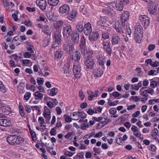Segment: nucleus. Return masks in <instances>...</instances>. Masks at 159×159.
Segmentation results:
<instances>
[{
  "mask_svg": "<svg viewBox=\"0 0 159 159\" xmlns=\"http://www.w3.org/2000/svg\"><path fill=\"white\" fill-rule=\"evenodd\" d=\"M61 41L53 39V41H52L51 44V48H55L58 47L60 44H61Z\"/></svg>",
  "mask_w": 159,
  "mask_h": 159,
  "instance_id": "c756f323",
  "label": "nucleus"
},
{
  "mask_svg": "<svg viewBox=\"0 0 159 159\" xmlns=\"http://www.w3.org/2000/svg\"><path fill=\"white\" fill-rule=\"evenodd\" d=\"M76 28L80 32H82L83 31V24L82 22H80L78 23L76 25Z\"/></svg>",
  "mask_w": 159,
  "mask_h": 159,
  "instance_id": "72a5a7b5",
  "label": "nucleus"
},
{
  "mask_svg": "<svg viewBox=\"0 0 159 159\" xmlns=\"http://www.w3.org/2000/svg\"><path fill=\"white\" fill-rule=\"evenodd\" d=\"M126 33L129 35L130 36L131 34V31L129 26H126Z\"/></svg>",
  "mask_w": 159,
  "mask_h": 159,
  "instance_id": "338daca9",
  "label": "nucleus"
},
{
  "mask_svg": "<svg viewBox=\"0 0 159 159\" xmlns=\"http://www.w3.org/2000/svg\"><path fill=\"white\" fill-rule=\"evenodd\" d=\"M57 92V89L55 88H54L50 90V95L52 96H53L55 95H56Z\"/></svg>",
  "mask_w": 159,
  "mask_h": 159,
  "instance_id": "79ce46f5",
  "label": "nucleus"
},
{
  "mask_svg": "<svg viewBox=\"0 0 159 159\" xmlns=\"http://www.w3.org/2000/svg\"><path fill=\"white\" fill-rule=\"evenodd\" d=\"M77 14L76 11L72 10L70 15L68 16L67 18L69 20H72L76 17Z\"/></svg>",
  "mask_w": 159,
  "mask_h": 159,
  "instance_id": "7c9ffc66",
  "label": "nucleus"
},
{
  "mask_svg": "<svg viewBox=\"0 0 159 159\" xmlns=\"http://www.w3.org/2000/svg\"><path fill=\"white\" fill-rule=\"evenodd\" d=\"M73 73L75 79H78L81 75V66L79 61H74L73 63Z\"/></svg>",
  "mask_w": 159,
  "mask_h": 159,
  "instance_id": "f257e3e1",
  "label": "nucleus"
},
{
  "mask_svg": "<svg viewBox=\"0 0 159 159\" xmlns=\"http://www.w3.org/2000/svg\"><path fill=\"white\" fill-rule=\"evenodd\" d=\"M117 112L116 109L115 108H111L109 110V113L112 115L115 114Z\"/></svg>",
  "mask_w": 159,
  "mask_h": 159,
  "instance_id": "bf43d9fd",
  "label": "nucleus"
},
{
  "mask_svg": "<svg viewBox=\"0 0 159 159\" xmlns=\"http://www.w3.org/2000/svg\"><path fill=\"white\" fill-rule=\"evenodd\" d=\"M104 119L105 120L101 121L98 124V126H100L101 128H102L108 124L109 121L110 120L108 119L107 117H106V118H105Z\"/></svg>",
  "mask_w": 159,
  "mask_h": 159,
  "instance_id": "c85d7f7f",
  "label": "nucleus"
},
{
  "mask_svg": "<svg viewBox=\"0 0 159 159\" xmlns=\"http://www.w3.org/2000/svg\"><path fill=\"white\" fill-rule=\"evenodd\" d=\"M103 74V72L100 68L96 69L93 71V75H92V78L93 79L95 77H100Z\"/></svg>",
  "mask_w": 159,
  "mask_h": 159,
  "instance_id": "a211bd4d",
  "label": "nucleus"
},
{
  "mask_svg": "<svg viewBox=\"0 0 159 159\" xmlns=\"http://www.w3.org/2000/svg\"><path fill=\"white\" fill-rule=\"evenodd\" d=\"M84 63L86 68L89 70V55L87 56V57L85 58Z\"/></svg>",
  "mask_w": 159,
  "mask_h": 159,
  "instance_id": "e433bc0d",
  "label": "nucleus"
},
{
  "mask_svg": "<svg viewBox=\"0 0 159 159\" xmlns=\"http://www.w3.org/2000/svg\"><path fill=\"white\" fill-rule=\"evenodd\" d=\"M99 36V34L97 31L93 32L91 34H90V43H93V42H96Z\"/></svg>",
  "mask_w": 159,
  "mask_h": 159,
  "instance_id": "4468645a",
  "label": "nucleus"
},
{
  "mask_svg": "<svg viewBox=\"0 0 159 159\" xmlns=\"http://www.w3.org/2000/svg\"><path fill=\"white\" fill-rule=\"evenodd\" d=\"M143 34L140 33H134V39L136 42L141 43L143 38Z\"/></svg>",
  "mask_w": 159,
  "mask_h": 159,
  "instance_id": "4be33fe9",
  "label": "nucleus"
},
{
  "mask_svg": "<svg viewBox=\"0 0 159 159\" xmlns=\"http://www.w3.org/2000/svg\"><path fill=\"white\" fill-rule=\"evenodd\" d=\"M125 25L123 24L122 25L116 24L115 25V29L116 31L120 34H124L125 31Z\"/></svg>",
  "mask_w": 159,
  "mask_h": 159,
  "instance_id": "0eeeda50",
  "label": "nucleus"
},
{
  "mask_svg": "<svg viewBox=\"0 0 159 159\" xmlns=\"http://www.w3.org/2000/svg\"><path fill=\"white\" fill-rule=\"evenodd\" d=\"M131 130L133 132L134 135L137 137H140V136H141V134L136 126L133 125L132 127Z\"/></svg>",
  "mask_w": 159,
  "mask_h": 159,
  "instance_id": "412c9836",
  "label": "nucleus"
},
{
  "mask_svg": "<svg viewBox=\"0 0 159 159\" xmlns=\"http://www.w3.org/2000/svg\"><path fill=\"white\" fill-rule=\"evenodd\" d=\"M149 149L152 151L155 152L156 151V148L155 145L152 144L148 147Z\"/></svg>",
  "mask_w": 159,
  "mask_h": 159,
  "instance_id": "69168bd1",
  "label": "nucleus"
},
{
  "mask_svg": "<svg viewBox=\"0 0 159 159\" xmlns=\"http://www.w3.org/2000/svg\"><path fill=\"white\" fill-rule=\"evenodd\" d=\"M63 54V52L61 50H57L55 54V56L56 58H61Z\"/></svg>",
  "mask_w": 159,
  "mask_h": 159,
  "instance_id": "4c0bfd02",
  "label": "nucleus"
},
{
  "mask_svg": "<svg viewBox=\"0 0 159 159\" xmlns=\"http://www.w3.org/2000/svg\"><path fill=\"white\" fill-rule=\"evenodd\" d=\"M155 47L156 46L155 45L150 44L148 46V49L150 51H152L155 49Z\"/></svg>",
  "mask_w": 159,
  "mask_h": 159,
  "instance_id": "052dcab7",
  "label": "nucleus"
},
{
  "mask_svg": "<svg viewBox=\"0 0 159 159\" xmlns=\"http://www.w3.org/2000/svg\"><path fill=\"white\" fill-rule=\"evenodd\" d=\"M129 11H124L120 16L121 21L122 24H123L125 23V21H127L129 19Z\"/></svg>",
  "mask_w": 159,
  "mask_h": 159,
  "instance_id": "ddd939ff",
  "label": "nucleus"
},
{
  "mask_svg": "<svg viewBox=\"0 0 159 159\" xmlns=\"http://www.w3.org/2000/svg\"><path fill=\"white\" fill-rule=\"evenodd\" d=\"M84 31L85 34L88 36V39H89V22H88L84 25Z\"/></svg>",
  "mask_w": 159,
  "mask_h": 159,
  "instance_id": "5701e85b",
  "label": "nucleus"
},
{
  "mask_svg": "<svg viewBox=\"0 0 159 159\" xmlns=\"http://www.w3.org/2000/svg\"><path fill=\"white\" fill-rule=\"evenodd\" d=\"M16 136L14 135H10L8 136L7 138V143L10 145H16Z\"/></svg>",
  "mask_w": 159,
  "mask_h": 159,
  "instance_id": "9d476101",
  "label": "nucleus"
},
{
  "mask_svg": "<svg viewBox=\"0 0 159 159\" xmlns=\"http://www.w3.org/2000/svg\"><path fill=\"white\" fill-rule=\"evenodd\" d=\"M19 109L20 115L22 116H24L25 115V113L24 111V108L22 105H20L19 106Z\"/></svg>",
  "mask_w": 159,
  "mask_h": 159,
  "instance_id": "8fccbe9b",
  "label": "nucleus"
},
{
  "mask_svg": "<svg viewBox=\"0 0 159 159\" xmlns=\"http://www.w3.org/2000/svg\"><path fill=\"white\" fill-rule=\"evenodd\" d=\"M157 81L153 80L151 82L150 85L152 88H154L157 86Z\"/></svg>",
  "mask_w": 159,
  "mask_h": 159,
  "instance_id": "e2e57ef3",
  "label": "nucleus"
},
{
  "mask_svg": "<svg viewBox=\"0 0 159 159\" xmlns=\"http://www.w3.org/2000/svg\"><path fill=\"white\" fill-rule=\"evenodd\" d=\"M70 11V7L69 5L67 4H62L59 9V12L60 14L66 16L69 14Z\"/></svg>",
  "mask_w": 159,
  "mask_h": 159,
  "instance_id": "f03ea898",
  "label": "nucleus"
},
{
  "mask_svg": "<svg viewBox=\"0 0 159 159\" xmlns=\"http://www.w3.org/2000/svg\"><path fill=\"white\" fill-rule=\"evenodd\" d=\"M81 54L78 51H76L75 52L73 53L71 55H70V57L72 59L75 61H79L80 58Z\"/></svg>",
  "mask_w": 159,
  "mask_h": 159,
  "instance_id": "f3484780",
  "label": "nucleus"
},
{
  "mask_svg": "<svg viewBox=\"0 0 159 159\" xmlns=\"http://www.w3.org/2000/svg\"><path fill=\"white\" fill-rule=\"evenodd\" d=\"M2 112L5 113V114L9 115L11 112V109L10 107L7 106H2L1 105V107L0 108Z\"/></svg>",
  "mask_w": 159,
  "mask_h": 159,
  "instance_id": "b1692460",
  "label": "nucleus"
},
{
  "mask_svg": "<svg viewBox=\"0 0 159 159\" xmlns=\"http://www.w3.org/2000/svg\"><path fill=\"white\" fill-rule=\"evenodd\" d=\"M53 39L61 41V34L60 31H56L54 32L52 36Z\"/></svg>",
  "mask_w": 159,
  "mask_h": 159,
  "instance_id": "393cba45",
  "label": "nucleus"
},
{
  "mask_svg": "<svg viewBox=\"0 0 159 159\" xmlns=\"http://www.w3.org/2000/svg\"><path fill=\"white\" fill-rule=\"evenodd\" d=\"M82 50H83L82 51V53L84 56H87H87L88 55L89 56V52L87 50L85 47L83 48Z\"/></svg>",
  "mask_w": 159,
  "mask_h": 159,
  "instance_id": "603ef678",
  "label": "nucleus"
},
{
  "mask_svg": "<svg viewBox=\"0 0 159 159\" xmlns=\"http://www.w3.org/2000/svg\"><path fill=\"white\" fill-rule=\"evenodd\" d=\"M79 96L81 100H83L85 97V95L84 94L82 90H80L79 92Z\"/></svg>",
  "mask_w": 159,
  "mask_h": 159,
  "instance_id": "13d9d810",
  "label": "nucleus"
},
{
  "mask_svg": "<svg viewBox=\"0 0 159 159\" xmlns=\"http://www.w3.org/2000/svg\"><path fill=\"white\" fill-rule=\"evenodd\" d=\"M11 125V121L8 119H0V125L4 127L10 126Z\"/></svg>",
  "mask_w": 159,
  "mask_h": 159,
  "instance_id": "dca6fc26",
  "label": "nucleus"
},
{
  "mask_svg": "<svg viewBox=\"0 0 159 159\" xmlns=\"http://www.w3.org/2000/svg\"><path fill=\"white\" fill-rule=\"evenodd\" d=\"M139 18L145 28L148 26L150 24V19L148 16L145 15H141L139 16Z\"/></svg>",
  "mask_w": 159,
  "mask_h": 159,
  "instance_id": "39448f33",
  "label": "nucleus"
},
{
  "mask_svg": "<svg viewBox=\"0 0 159 159\" xmlns=\"http://www.w3.org/2000/svg\"><path fill=\"white\" fill-rule=\"evenodd\" d=\"M24 84L23 83H20L18 86V89L20 92H22L24 88Z\"/></svg>",
  "mask_w": 159,
  "mask_h": 159,
  "instance_id": "5fc2aeb1",
  "label": "nucleus"
},
{
  "mask_svg": "<svg viewBox=\"0 0 159 159\" xmlns=\"http://www.w3.org/2000/svg\"><path fill=\"white\" fill-rule=\"evenodd\" d=\"M38 122L40 124V127H45V125H43V124L45 123L43 118L42 117H39L38 119Z\"/></svg>",
  "mask_w": 159,
  "mask_h": 159,
  "instance_id": "49530a36",
  "label": "nucleus"
},
{
  "mask_svg": "<svg viewBox=\"0 0 159 159\" xmlns=\"http://www.w3.org/2000/svg\"><path fill=\"white\" fill-rule=\"evenodd\" d=\"M98 90H96L95 93L93 92H90V101L92 100L93 98L97 97L98 95Z\"/></svg>",
  "mask_w": 159,
  "mask_h": 159,
  "instance_id": "ea45409f",
  "label": "nucleus"
},
{
  "mask_svg": "<svg viewBox=\"0 0 159 159\" xmlns=\"http://www.w3.org/2000/svg\"><path fill=\"white\" fill-rule=\"evenodd\" d=\"M103 117L100 116L98 117H93V120L98 122L99 121H101L103 119Z\"/></svg>",
  "mask_w": 159,
  "mask_h": 159,
  "instance_id": "0e129e2a",
  "label": "nucleus"
},
{
  "mask_svg": "<svg viewBox=\"0 0 159 159\" xmlns=\"http://www.w3.org/2000/svg\"><path fill=\"white\" fill-rule=\"evenodd\" d=\"M98 62L100 66H104V65L105 61V58L104 57H100L99 56V57L98 58Z\"/></svg>",
  "mask_w": 159,
  "mask_h": 159,
  "instance_id": "c9c22d12",
  "label": "nucleus"
},
{
  "mask_svg": "<svg viewBox=\"0 0 159 159\" xmlns=\"http://www.w3.org/2000/svg\"><path fill=\"white\" fill-rule=\"evenodd\" d=\"M120 40V38L116 34H114L111 37V42L112 45L118 44Z\"/></svg>",
  "mask_w": 159,
  "mask_h": 159,
  "instance_id": "2eb2a0df",
  "label": "nucleus"
},
{
  "mask_svg": "<svg viewBox=\"0 0 159 159\" xmlns=\"http://www.w3.org/2000/svg\"><path fill=\"white\" fill-rule=\"evenodd\" d=\"M42 31L45 34L49 36L50 37L52 33V30L49 26L48 25H44Z\"/></svg>",
  "mask_w": 159,
  "mask_h": 159,
  "instance_id": "aec40b11",
  "label": "nucleus"
},
{
  "mask_svg": "<svg viewBox=\"0 0 159 159\" xmlns=\"http://www.w3.org/2000/svg\"><path fill=\"white\" fill-rule=\"evenodd\" d=\"M43 116L47 120L49 121L51 118V111L48 110H45Z\"/></svg>",
  "mask_w": 159,
  "mask_h": 159,
  "instance_id": "bb28decb",
  "label": "nucleus"
},
{
  "mask_svg": "<svg viewBox=\"0 0 159 159\" xmlns=\"http://www.w3.org/2000/svg\"><path fill=\"white\" fill-rule=\"evenodd\" d=\"M70 36L71 37V39L74 43H78L80 35L79 34L77 31H73L71 35Z\"/></svg>",
  "mask_w": 159,
  "mask_h": 159,
  "instance_id": "f8f14e48",
  "label": "nucleus"
},
{
  "mask_svg": "<svg viewBox=\"0 0 159 159\" xmlns=\"http://www.w3.org/2000/svg\"><path fill=\"white\" fill-rule=\"evenodd\" d=\"M16 145H19L24 142L25 139L22 137L16 136Z\"/></svg>",
  "mask_w": 159,
  "mask_h": 159,
  "instance_id": "f704fd0d",
  "label": "nucleus"
},
{
  "mask_svg": "<svg viewBox=\"0 0 159 159\" xmlns=\"http://www.w3.org/2000/svg\"><path fill=\"white\" fill-rule=\"evenodd\" d=\"M157 9V8L156 7L155 3L154 2L151 3L150 4L148 11L150 14H155L156 12Z\"/></svg>",
  "mask_w": 159,
  "mask_h": 159,
  "instance_id": "6ab92c4d",
  "label": "nucleus"
},
{
  "mask_svg": "<svg viewBox=\"0 0 159 159\" xmlns=\"http://www.w3.org/2000/svg\"><path fill=\"white\" fill-rule=\"evenodd\" d=\"M48 19L50 20L53 21L55 20V18L54 16L52 15H50L49 14H48L47 15Z\"/></svg>",
  "mask_w": 159,
  "mask_h": 159,
  "instance_id": "774afa93",
  "label": "nucleus"
},
{
  "mask_svg": "<svg viewBox=\"0 0 159 159\" xmlns=\"http://www.w3.org/2000/svg\"><path fill=\"white\" fill-rule=\"evenodd\" d=\"M0 91L3 93H4L6 91L5 87L2 84V82L0 81Z\"/></svg>",
  "mask_w": 159,
  "mask_h": 159,
  "instance_id": "3c124183",
  "label": "nucleus"
},
{
  "mask_svg": "<svg viewBox=\"0 0 159 159\" xmlns=\"http://www.w3.org/2000/svg\"><path fill=\"white\" fill-rule=\"evenodd\" d=\"M63 25L64 23L63 21L60 20L53 24V27L56 30V31H60L61 32Z\"/></svg>",
  "mask_w": 159,
  "mask_h": 159,
  "instance_id": "9b49d317",
  "label": "nucleus"
},
{
  "mask_svg": "<svg viewBox=\"0 0 159 159\" xmlns=\"http://www.w3.org/2000/svg\"><path fill=\"white\" fill-rule=\"evenodd\" d=\"M143 31V27L140 24H138L135 26L134 33H140Z\"/></svg>",
  "mask_w": 159,
  "mask_h": 159,
  "instance_id": "cd10ccee",
  "label": "nucleus"
},
{
  "mask_svg": "<svg viewBox=\"0 0 159 159\" xmlns=\"http://www.w3.org/2000/svg\"><path fill=\"white\" fill-rule=\"evenodd\" d=\"M37 81L39 85H42L44 82V79L42 78H38L37 79Z\"/></svg>",
  "mask_w": 159,
  "mask_h": 159,
  "instance_id": "864d4df0",
  "label": "nucleus"
},
{
  "mask_svg": "<svg viewBox=\"0 0 159 159\" xmlns=\"http://www.w3.org/2000/svg\"><path fill=\"white\" fill-rule=\"evenodd\" d=\"M22 63L23 64L29 66H31L32 65L31 61L28 59H24L22 61Z\"/></svg>",
  "mask_w": 159,
  "mask_h": 159,
  "instance_id": "37998d69",
  "label": "nucleus"
},
{
  "mask_svg": "<svg viewBox=\"0 0 159 159\" xmlns=\"http://www.w3.org/2000/svg\"><path fill=\"white\" fill-rule=\"evenodd\" d=\"M50 41V37H49V38H48L46 40L44 39L43 41V47H45L48 46L49 44Z\"/></svg>",
  "mask_w": 159,
  "mask_h": 159,
  "instance_id": "09e8293b",
  "label": "nucleus"
},
{
  "mask_svg": "<svg viewBox=\"0 0 159 159\" xmlns=\"http://www.w3.org/2000/svg\"><path fill=\"white\" fill-rule=\"evenodd\" d=\"M129 115L128 114H126L123 115L121 117V120L122 121H125L127 120L129 117Z\"/></svg>",
  "mask_w": 159,
  "mask_h": 159,
  "instance_id": "6e6d98bb",
  "label": "nucleus"
},
{
  "mask_svg": "<svg viewBox=\"0 0 159 159\" xmlns=\"http://www.w3.org/2000/svg\"><path fill=\"white\" fill-rule=\"evenodd\" d=\"M84 153L83 152H81L77 154L75 157L76 159H83Z\"/></svg>",
  "mask_w": 159,
  "mask_h": 159,
  "instance_id": "a18cd8bd",
  "label": "nucleus"
},
{
  "mask_svg": "<svg viewBox=\"0 0 159 159\" xmlns=\"http://www.w3.org/2000/svg\"><path fill=\"white\" fill-rule=\"evenodd\" d=\"M107 18L106 16L101 17L99 19L98 23H99L100 24H101V23L102 25L105 24L107 21Z\"/></svg>",
  "mask_w": 159,
  "mask_h": 159,
  "instance_id": "a19ab883",
  "label": "nucleus"
},
{
  "mask_svg": "<svg viewBox=\"0 0 159 159\" xmlns=\"http://www.w3.org/2000/svg\"><path fill=\"white\" fill-rule=\"evenodd\" d=\"M59 0H48V4L52 6H55L57 5L59 2Z\"/></svg>",
  "mask_w": 159,
  "mask_h": 159,
  "instance_id": "473e14b6",
  "label": "nucleus"
},
{
  "mask_svg": "<svg viewBox=\"0 0 159 159\" xmlns=\"http://www.w3.org/2000/svg\"><path fill=\"white\" fill-rule=\"evenodd\" d=\"M36 3L42 10L43 11L46 9L47 7L46 0H36Z\"/></svg>",
  "mask_w": 159,
  "mask_h": 159,
  "instance_id": "6e6552de",
  "label": "nucleus"
},
{
  "mask_svg": "<svg viewBox=\"0 0 159 159\" xmlns=\"http://www.w3.org/2000/svg\"><path fill=\"white\" fill-rule=\"evenodd\" d=\"M124 8V5L123 4L121 3L120 2H119L118 3H117L115 9L119 11H121L123 10Z\"/></svg>",
  "mask_w": 159,
  "mask_h": 159,
  "instance_id": "2f4dec72",
  "label": "nucleus"
},
{
  "mask_svg": "<svg viewBox=\"0 0 159 159\" xmlns=\"http://www.w3.org/2000/svg\"><path fill=\"white\" fill-rule=\"evenodd\" d=\"M31 96V93L29 92H27L24 95V99L26 101H28Z\"/></svg>",
  "mask_w": 159,
  "mask_h": 159,
  "instance_id": "de8ad7c7",
  "label": "nucleus"
},
{
  "mask_svg": "<svg viewBox=\"0 0 159 159\" xmlns=\"http://www.w3.org/2000/svg\"><path fill=\"white\" fill-rule=\"evenodd\" d=\"M73 31H72L71 26L69 25L66 26L63 28V34L64 38L67 39L71 35Z\"/></svg>",
  "mask_w": 159,
  "mask_h": 159,
  "instance_id": "20e7f679",
  "label": "nucleus"
},
{
  "mask_svg": "<svg viewBox=\"0 0 159 159\" xmlns=\"http://www.w3.org/2000/svg\"><path fill=\"white\" fill-rule=\"evenodd\" d=\"M85 40L84 39H82L81 40V44L80 45V48L83 49V48L85 47Z\"/></svg>",
  "mask_w": 159,
  "mask_h": 159,
  "instance_id": "4d7b16f0",
  "label": "nucleus"
},
{
  "mask_svg": "<svg viewBox=\"0 0 159 159\" xmlns=\"http://www.w3.org/2000/svg\"><path fill=\"white\" fill-rule=\"evenodd\" d=\"M34 98L37 100H41L43 98V94L39 91H36L33 94Z\"/></svg>",
  "mask_w": 159,
  "mask_h": 159,
  "instance_id": "a878e982",
  "label": "nucleus"
},
{
  "mask_svg": "<svg viewBox=\"0 0 159 159\" xmlns=\"http://www.w3.org/2000/svg\"><path fill=\"white\" fill-rule=\"evenodd\" d=\"M104 51L107 54L111 56L112 53V49L110 46V43L108 41H103L102 42Z\"/></svg>",
  "mask_w": 159,
  "mask_h": 159,
  "instance_id": "7ed1b4c3",
  "label": "nucleus"
},
{
  "mask_svg": "<svg viewBox=\"0 0 159 159\" xmlns=\"http://www.w3.org/2000/svg\"><path fill=\"white\" fill-rule=\"evenodd\" d=\"M37 20L38 21H43L45 22L48 21L46 17L43 15H40Z\"/></svg>",
  "mask_w": 159,
  "mask_h": 159,
  "instance_id": "58836bf2",
  "label": "nucleus"
},
{
  "mask_svg": "<svg viewBox=\"0 0 159 159\" xmlns=\"http://www.w3.org/2000/svg\"><path fill=\"white\" fill-rule=\"evenodd\" d=\"M102 37L105 39H109V33L106 31L103 32L102 34Z\"/></svg>",
  "mask_w": 159,
  "mask_h": 159,
  "instance_id": "c03bdc74",
  "label": "nucleus"
},
{
  "mask_svg": "<svg viewBox=\"0 0 159 159\" xmlns=\"http://www.w3.org/2000/svg\"><path fill=\"white\" fill-rule=\"evenodd\" d=\"M74 45L73 43L67 42H65L63 47V50L67 52H72L74 50Z\"/></svg>",
  "mask_w": 159,
  "mask_h": 159,
  "instance_id": "423d86ee",
  "label": "nucleus"
},
{
  "mask_svg": "<svg viewBox=\"0 0 159 159\" xmlns=\"http://www.w3.org/2000/svg\"><path fill=\"white\" fill-rule=\"evenodd\" d=\"M27 88H28V89H30L31 90H32L33 92L36 89L35 86L33 85H26V88L27 89H28Z\"/></svg>",
  "mask_w": 159,
  "mask_h": 159,
  "instance_id": "680f3d73",
  "label": "nucleus"
},
{
  "mask_svg": "<svg viewBox=\"0 0 159 159\" xmlns=\"http://www.w3.org/2000/svg\"><path fill=\"white\" fill-rule=\"evenodd\" d=\"M86 114L83 111L78 112L76 111L73 113L72 116L73 117H75L74 118L75 120H77L79 118H81L84 119L86 117Z\"/></svg>",
  "mask_w": 159,
  "mask_h": 159,
  "instance_id": "1a4fd4ad",
  "label": "nucleus"
}]
</instances>
